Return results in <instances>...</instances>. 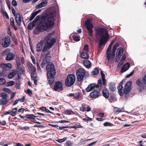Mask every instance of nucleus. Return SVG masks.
<instances>
[{
	"instance_id": "obj_3",
	"label": "nucleus",
	"mask_w": 146,
	"mask_h": 146,
	"mask_svg": "<svg viewBox=\"0 0 146 146\" xmlns=\"http://www.w3.org/2000/svg\"><path fill=\"white\" fill-rule=\"evenodd\" d=\"M53 33L48 34L45 36L44 38L45 43L44 45L42 52H44L50 49L56 41L55 38L52 36Z\"/></svg>"
},
{
	"instance_id": "obj_1",
	"label": "nucleus",
	"mask_w": 146,
	"mask_h": 146,
	"mask_svg": "<svg viewBox=\"0 0 146 146\" xmlns=\"http://www.w3.org/2000/svg\"><path fill=\"white\" fill-rule=\"evenodd\" d=\"M56 15L55 8L54 7L50 8L48 14L46 16L41 19L39 23L34 29V34L38 35L40 32L52 27L54 23V17Z\"/></svg>"
},
{
	"instance_id": "obj_61",
	"label": "nucleus",
	"mask_w": 146,
	"mask_h": 146,
	"mask_svg": "<svg viewBox=\"0 0 146 146\" xmlns=\"http://www.w3.org/2000/svg\"><path fill=\"white\" fill-rule=\"evenodd\" d=\"M7 33L9 36H11L12 35V33L10 31V29L9 28L7 30Z\"/></svg>"
},
{
	"instance_id": "obj_4",
	"label": "nucleus",
	"mask_w": 146,
	"mask_h": 146,
	"mask_svg": "<svg viewBox=\"0 0 146 146\" xmlns=\"http://www.w3.org/2000/svg\"><path fill=\"white\" fill-rule=\"evenodd\" d=\"M123 82V81L121 82L117 87L118 93L121 96L124 95L125 97L127 98L129 97V93L131 88V82L129 81L127 82L124 86V88L122 86Z\"/></svg>"
},
{
	"instance_id": "obj_37",
	"label": "nucleus",
	"mask_w": 146,
	"mask_h": 146,
	"mask_svg": "<svg viewBox=\"0 0 146 146\" xmlns=\"http://www.w3.org/2000/svg\"><path fill=\"white\" fill-rule=\"evenodd\" d=\"M99 72L97 68H95L92 71V73L93 75H97Z\"/></svg>"
},
{
	"instance_id": "obj_56",
	"label": "nucleus",
	"mask_w": 146,
	"mask_h": 146,
	"mask_svg": "<svg viewBox=\"0 0 146 146\" xmlns=\"http://www.w3.org/2000/svg\"><path fill=\"white\" fill-rule=\"evenodd\" d=\"M19 101V100H16L14 101L13 103V106H14L16 104H17L18 103Z\"/></svg>"
},
{
	"instance_id": "obj_52",
	"label": "nucleus",
	"mask_w": 146,
	"mask_h": 146,
	"mask_svg": "<svg viewBox=\"0 0 146 146\" xmlns=\"http://www.w3.org/2000/svg\"><path fill=\"white\" fill-rule=\"evenodd\" d=\"M38 80V78L37 77L35 76V78L33 80L34 81V82L35 84L36 85L37 84V81Z\"/></svg>"
},
{
	"instance_id": "obj_7",
	"label": "nucleus",
	"mask_w": 146,
	"mask_h": 146,
	"mask_svg": "<svg viewBox=\"0 0 146 146\" xmlns=\"http://www.w3.org/2000/svg\"><path fill=\"white\" fill-rule=\"evenodd\" d=\"M110 45L108 48L106 52V56L108 60V64H110L113 61V58L115 55L111 53V47L110 46L111 44Z\"/></svg>"
},
{
	"instance_id": "obj_62",
	"label": "nucleus",
	"mask_w": 146,
	"mask_h": 146,
	"mask_svg": "<svg viewBox=\"0 0 146 146\" xmlns=\"http://www.w3.org/2000/svg\"><path fill=\"white\" fill-rule=\"evenodd\" d=\"M101 75L102 77V80H104V79H105V75L102 72H101Z\"/></svg>"
},
{
	"instance_id": "obj_20",
	"label": "nucleus",
	"mask_w": 146,
	"mask_h": 146,
	"mask_svg": "<svg viewBox=\"0 0 146 146\" xmlns=\"http://www.w3.org/2000/svg\"><path fill=\"white\" fill-rule=\"evenodd\" d=\"M15 16V21L17 24L19 26L21 25V19L20 14L19 13H17Z\"/></svg>"
},
{
	"instance_id": "obj_49",
	"label": "nucleus",
	"mask_w": 146,
	"mask_h": 146,
	"mask_svg": "<svg viewBox=\"0 0 146 146\" xmlns=\"http://www.w3.org/2000/svg\"><path fill=\"white\" fill-rule=\"evenodd\" d=\"M89 49L88 46L87 44H85L83 48V50L85 51H87Z\"/></svg>"
},
{
	"instance_id": "obj_28",
	"label": "nucleus",
	"mask_w": 146,
	"mask_h": 146,
	"mask_svg": "<svg viewBox=\"0 0 146 146\" xmlns=\"http://www.w3.org/2000/svg\"><path fill=\"white\" fill-rule=\"evenodd\" d=\"M102 80L100 79L99 80L97 85L95 84V87L98 88L100 90L102 89Z\"/></svg>"
},
{
	"instance_id": "obj_41",
	"label": "nucleus",
	"mask_w": 146,
	"mask_h": 146,
	"mask_svg": "<svg viewBox=\"0 0 146 146\" xmlns=\"http://www.w3.org/2000/svg\"><path fill=\"white\" fill-rule=\"evenodd\" d=\"M66 139V137H64L62 139H58V140H56V141L59 143H62Z\"/></svg>"
},
{
	"instance_id": "obj_18",
	"label": "nucleus",
	"mask_w": 146,
	"mask_h": 146,
	"mask_svg": "<svg viewBox=\"0 0 146 146\" xmlns=\"http://www.w3.org/2000/svg\"><path fill=\"white\" fill-rule=\"evenodd\" d=\"M27 64L29 69L31 72H34L36 71L35 67L31 63L28 62H27Z\"/></svg>"
},
{
	"instance_id": "obj_64",
	"label": "nucleus",
	"mask_w": 146,
	"mask_h": 146,
	"mask_svg": "<svg viewBox=\"0 0 146 146\" xmlns=\"http://www.w3.org/2000/svg\"><path fill=\"white\" fill-rule=\"evenodd\" d=\"M12 11L13 15L14 16H15L16 15V14L15 13V11L14 8H13L12 9Z\"/></svg>"
},
{
	"instance_id": "obj_36",
	"label": "nucleus",
	"mask_w": 146,
	"mask_h": 146,
	"mask_svg": "<svg viewBox=\"0 0 146 146\" xmlns=\"http://www.w3.org/2000/svg\"><path fill=\"white\" fill-rule=\"evenodd\" d=\"M65 113L66 114L68 115H72L74 114V112L70 110H65Z\"/></svg>"
},
{
	"instance_id": "obj_5",
	"label": "nucleus",
	"mask_w": 146,
	"mask_h": 146,
	"mask_svg": "<svg viewBox=\"0 0 146 146\" xmlns=\"http://www.w3.org/2000/svg\"><path fill=\"white\" fill-rule=\"evenodd\" d=\"M2 54L3 56H6L5 59L7 60H13L15 57V54L13 52H10V50L9 48H7L5 50Z\"/></svg>"
},
{
	"instance_id": "obj_6",
	"label": "nucleus",
	"mask_w": 146,
	"mask_h": 146,
	"mask_svg": "<svg viewBox=\"0 0 146 146\" xmlns=\"http://www.w3.org/2000/svg\"><path fill=\"white\" fill-rule=\"evenodd\" d=\"M75 80V76L72 74H69L65 80V84L67 86H71L74 83Z\"/></svg>"
},
{
	"instance_id": "obj_29",
	"label": "nucleus",
	"mask_w": 146,
	"mask_h": 146,
	"mask_svg": "<svg viewBox=\"0 0 146 146\" xmlns=\"http://www.w3.org/2000/svg\"><path fill=\"white\" fill-rule=\"evenodd\" d=\"M80 56L81 58L86 59H87L89 57L87 54L84 52H82L81 53Z\"/></svg>"
},
{
	"instance_id": "obj_38",
	"label": "nucleus",
	"mask_w": 146,
	"mask_h": 146,
	"mask_svg": "<svg viewBox=\"0 0 146 146\" xmlns=\"http://www.w3.org/2000/svg\"><path fill=\"white\" fill-rule=\"evenodd\" d=\"M83 120L86 121H92V119L91 118L88 117L86 115H85V117L83 118Z\"/></svg>"
},
{
	"instance_id": "obj_50",
	"label": "nucleus",
	"mask_w": 146,
	"mask_h": 146,
	"mask_svg": "<svg viewBox=\"0 0 146 146\" xmlns=\"http://www.w3.org/2000/svg\"><path fill=\"white\" fill-rule=\"evenodd\" d=\"M66 145L67 146H71L72 145V143L71 141H68L66 142Z\"/></svg>"
},
{
	"instance_id": "obj_8",
	"label": "nucleus",
	"mask_w": 146,
	"mask_h": 146,
	"mask_svg": "<svg viewBox=\"0 0 146 146\" xmlns=\"http://www.w3.org/2000/svg\"><path fill=\"white\" fill-rule=\"evenodd\" d=\"M86 71L83 68L79 69L76 71L77 79L78 81L82 80L85 76Z\"/></svg>"
},
{
	"instance_id": "obj_27",
	"label": "nucleus",
	"mask_w": 146,
	"mask_h": 146,
	"mask_svg": "<svg viewBox=\"0 0 146 146\" xmlns=\"http://www.w3.org/2000/svg\"><path fill=\"white\" fill-rule=\"evenodd\" d=\"M8 101L7 98H2L0 100V104L1 105L5 104Z\"/></svg>"
},
{
	"instance_id": "obj_54",
	"label": "nucleus",
	"mask_w": 146,
	"mask_h": 146,
	"mask_svg": "<svg viewBox=\"0 0 146 146\" xmlns=\"http://www.w3.org/2000/svg\"><path fill=\"white\" fill-rule=\"evenodd\" d=\"M143 80L144 83L146 84V74L143 78Z\"/></svg>"
},
{
	"instance_id": "obj_24",
	"label": "nucleus",
	"mask_w": 146,
	"mask_h": 146,
	"mask_svg": "<svg viewBox=\"0 0 146 146\" xmlns=\"http://www.w3.org/2000/svg\"><path fill=\"white\" fill-rule=\"evenodd\" d=\"M109 88L111 91L114 92L116 90L115 84L114 83H110L109 84Z\"/></svg>"
},
{
	"instance_id": "obj_58",
	"label": "nucleus",
	"mask_w": 146,
	"mask_h": 146,
	"mask_svg": "<svg viewBox=\"0 0 146 146\" xmlns=\"http://www.w3.org/2000/svg\"><path fill=\"white\" fill-rule=\"evenodd\" d=\"M29 129V127H27V126L24 127H23L21 128V130H28Z\"/></svg>"
},
{
	"instance_id": "obj_59",
	"label": "nucleus",
	"mask_w": 146,
	"mask_h": 146,
	"mask_svg": "<svg viewBox=\"0 0 146 146\" xmlns=\"http://www.w3.org/2000/svg\"><path fill=\"white\" fill-rule=\"evenodd\" d=\"M37 67V71H39L40 70V68L39 65V63L38 62L36 63Z\"/></svg>"
},
{
	"instance_id": "obj_19",
	"label": "nucleus",
	"mask_w": 146,
	"mask_h": 146,
	"mask_svg": "<svg viewBox=\"0 0 146 146\" xmlns=\"http://www.w3.org/2000/svg\"><path fill=\"white\" fill-rule=\"evenodd\" d=\"M1 66L3 67V69L5 70H9L12 68V65L10 63H2L1 64Z\"/></svg>"
},
{
	"instance_id": "obj_34",
	"label": "nucleus",
	"mask_w": 146,
	"mask_h": 146,
	"mask_svg": "<svg viewBox=\"0 0 146 146\" xmlns=\"http://www.w3.org/2000/svg\"><path fill=\"white\" fill-rule=\"evenodd\" d=\"M123 108H119L117 107H114L113 109L114 111L115 112H121L123 111Z\"/></svg>"
},
{
	"instance_id": "obj_31",
	"label": "nucleus",
	"mask_w": 146,
	"mask_h": 146,
	"mask_svg": "<svg viewBox=\"0 0 146 146\" xmlns=\"http://www.w3.org/2000/svg\"><path fill=\"white\" fill-rule=\"evenodd\" d=\"M17 72L15 71H13L12 72L9 74L8 75V78L9 79L12 78L16 74Z\"/></svg>"
},
{
	"instance_id": "obj_55",
	"label": "nucleus",
	"mask_w": 146,
	"mask_h": 146,
	"mask_svg": "<svg viewBox=\"0 0 146 146\" xmlns=\"http://www.w3.org/2000/svg\"><path fill=\"white\" fill-rule=\"evenodd\" d=\"M136 84L139 86H141L142 85V83L139 80H138L136 81Z\"/></svg>"
},
{
	"instance_id": "obj_53",
	"label": "nucleus",
	"mask_w": 146,
	"mask_h": 146,
	"mask_svg": "<svg viewBox=\"0 0 146 146\" xmlns=\"http://www.w3.org/2000/svg\"><path fill=\"white\" fill-rule=\"evenodd\" d=\"M31 58L32 60V62L33 64H36V61L35 57L33 55L31 56Z\"/></svg>"
},
{
	"instance_id": "obj_2",
	"label": "nucleus",
	"mask_w": 146,
	"mask_h": 146,
	"mask_svg": "<svg viewBox=\"0 0 146 146\" xmlns=\"http://www.w3.org/2000/svg\"><path fill=\"white\" fill-rule=\"evenodd\" d=\"M96 36L98 39H100L99 46H102L110 38L108 32L104 29L100 28L96 31Z\"/></svg>"
},
{
	"instance_id": "obj_26",
	"label": "nucleus",
	"mask_w": 146,
	"mask_h": 146,
	"mask_svg": "<svg viewBox=\"0 0 146 146\" xmlns=\"http://www.w3.org/2000/svg\"><path fill=\"white\" fill-rule=\"evenodd\" d=\"M102 94L103 96L106 98H108L109 97V93L108 90L107 89H104L102 90Z\"/></svg>"
},
{
	"instance_id": "obj_45",
	"label": "nucleus",
	"mask_w": 146,
	"mask_h": 146,
	"mask_svg": "<svg viewBox=\"0 0 146 146\" xmlns=\"http://www.w3.org/2000/svg\"><path fill=\"white\" fill-rule=\"evenodd\" d=\"M74 40L76 41H78L80 40V39L78 36L74 35L73 36Z\"/></svg>"
},
{
	"instance_id": "obj_13",
	"label": "nucleus",
	"mask_w": 146,
	"mask_h": 146,
	"mask_svg": "<svg viewBox=\"0 0 146 146\" xmlns=\"http://www.w3.org/2000/svg\"><path fill=\"white\" fill-rule=\"evenodd\" d=\"M10 38L8 36H6L5 38L4 42L2 43V46L4 48L8 47L10 44Z\"/></svg>"
},
{
	"instance_id": "obj_47",
	"label": "nucleus",
	"mask_w": 146,
	"mask_h": 146,
	"mask_svg": "<svg viewBox=\"0 0 146 146\" xmlns=\"http://www.w3.org/2000/svg\"><path fill=\"white\" fill-rule=\"evenodd\" d=\"M3 91L9 93H10L11 92V90L7 88H4L3 89Z\"/></svg>"
},
{
	"instance_id": "obj_15",
	"label": "nucleus",
	"mask_w": 146,
	"mask_h": 146,
	"mask_svg": "<svg viewBox=\"0 0 146 146\" xmlns=\"http://www.w3.org/2000/svg\"><path fill=\"white\" fill-rule=\"evenodd\" d=\"M44 41L43 40H41L38 43L36 46V50L37 52H40L42 50L43 48Z\"/></svg>"
},
{
	"instance_id": "obj_39",
	"label": "nucleus",
	"mask_w": 146,
	"mask_h": 146,
	"mask_svg": "<svg viewBox=\"0 0 146 146\" xmlns=\"http://www.w3.org/2000/svg\"><path fill=\"white\" fill-rule=\"evenodd\" d=\"M36 15H37L34 12H33L31 15V17L30 18V21H32Z\"/></svg>"
},
{
	"instance_id": "obj_60",
	"label": "nucleus",
	"mask_w": 146,
	"mask_h": 146,
	"mask_svg": "<svg viewBox=\"0 0 146 146\" xmlns=\"http://www.w3.org/2000/svg\"><path fill=\"white\" fill-rule=\"evenodd\" d=\"M27 92L29 95H31L32 94L31 91L29 89H28L27 90Z\"/></svg>"
},
{
	"instance_id": "obj_44",
	"label": "nucleus",
	"mask_w": 146,
	"mask_h": 146,
	"mask_svg": "<svg viewBox=\"0 0 146 146\" xmlns=\"http://www.w3.org/2000/svg\"><path fill=\"white\" fill-rule=\"evenodd\" d=\"M5 80L3 78H0V84L2 85L5 82Z\"/></svg>"
},
{
	"instance_id": "obj_48",
	"label": "nucleus",
	"mask_w": 146,
	"mask_h": 146,
	"mask_svg": "<svg viewBox=\"0 0 146 146\" xmlns=\"http://www.w3.org/2000/svg\"><path fill=\"white\" fill-rule=\"evenodd\" d=\"M79 93L78 92L75 93L74 94V98L76 99L78 98L79 97Z\"/></svg>"
},
{
	"instance_id": "obj_22",
	"label": "nucleus",
	"mask_w": 146,
	"mask_h": 146,
	"mask_svg": "<svg viewBox=\"0 0 146 146\" xmlns=\"http://www.w3.org/2000/svg\"><path fill=\"white\" fill-rule=\"evenodd\" d=\"M84 64L85 67L88 68H90L91 66V62L88 60H85L84 61Z\"/></svg>"
},
{
	"instance_id": "obj_11",
	"label": "nucleus",
	"mask_w": 146,
	"mask_h": 146,
	"mask_svg": "<svg viewBox=\"0 0 146 146\" xmlns=\"http://www.w3.org/2000/svg\"><path fill=\"white\" fill-rule=\"evenodd\" d=\"M53 89L54 91L60 92L63 90L62 83L59 81L56 82L54 86Z\"/></svg>"
},
{
	"instance_id": "obj_33",
	"label": "nucleus",
	"mask_w": 146,
	"mask_h": 146,
	"mask_svg": "<svg viewBox=\"0 0 146 146\" xmlns=\"http://www.w3.org/2000/svg\"><path fill=\"white\" fill-rule=\"evenodd\" d=\"M17 109V108H14L12 109V111H11V115L12 116H15L16 115Z\"/></svg>"
},
{
	"instance_id": "obj_16",
	"label": "nucleus",
	"mask_w": 146,
	"mask_h": 146,
	"mask_svg": "<svg viewBox=\"0 0 146 146\" xmlns=\"http://www.w3.org/2000/svg\"><path fill=\"white\" fill-rule=\"evenodd\" d=\"M100 94V92L97 90H94L91 92L90 96L92 98H96L99 96Z\"/></svg>"
},
{
	"instance_id": "obj_12",
	"label": "nucleus",
	"mask_w": 146,
	"mask_h": 146,
	"mask_svg": "<svg viewBox=\"0 0 146 146\" xmlns=\"http://www.w3.org/2000/svg\"><path fill=\"white\" fill-rule=\"evenodd\" d=\"M123 53V49L122 48L120 47L117 50L115 57V61L116 62H118L120 58Z\"/></svg>"
},
{
	"instance_id": "obj_9",
	"label": "nucleus",
	"mask_w": 146,
	"mask_h": 146,
	"mask_svg": "<svg viewBox=\"0 0 146 146\" xmlns=\"http://www.w3.org/2000/svg\"><path fill=\"white\" fill-rule=\"evenodd\" d=\"M46 69L47 71V74H53V75H55L56 71L54 68V66L51 62H49L47 64Z\"/></svg>"
},
{
	"instance_id": "obj_14",
	"label": "nucleus",
	"mask_w": 146,
	"mask_h": 146,
	"mask_svg": "<svg viewBox=\"0 0 146 146\" xmlns=\"http://www.w3.org/2000/svg\"><path fill=\"white\" fill-rule=\"evenodd\" d=\"M25 59L22 56L20 58L19 57L16 56V62L17 65V68H19V66L21 64H23L25 62Z\"/></svg>"
},
{
	"instance_id": "obj_23",
	"label": "nucleus",
	"mask_w": 146,
	"mask_h": 146,
	"mask_svg": "<svg viewBox=\"0 0 146 146\" xmlns=\"http://www.w3.org/2000/svg\"><path fill=\"white\" fill-rule=\"evenodd\" d=\"M95 86L94 84H90L86 88V91L87 92H89L92 90L95 87Z\"/></svg>"
},
{
	"instance_id": "obj_63",
	"label": "nucleus",
	"mask_w": 146,
	"mask_h": 146,
	"mask_svg": "<svg viewBox=\"0 0 146 146\" xmlns=\"http://www.w3.org/2000/svg\"><path fill=\"white\" fill-rule=\"evenodd\" d=\"M96 143V141L94 142L90 143L87 146H92Z\"/></svg>"
},
{
	"instance_id": "obj_46",
	"label": "nucleus",
	"mask_w": 146,
	"mask_h": 146,
	"mask_svg": "<svg viewBox=\"0 0 146 146\" xmlns=\"http://www.w3.org/2000/svg\"><path fill=\"white\" fill-rule=\"evenodd\" d=\"M15 84L14 81H10L7 83V85L9 86H11Z\"/></svg>"
},
{
	"instance_id": "obj_25",
	"label": "nucleus",
	"mask_w": 146,
	"mask_h": 146,
	"mask_svg": "<svg viewBox=\"0 0 146 146\" xmlns=\"http://www.w3.org/2000/svg\"><path fill=\"white\" fill-rule=\"evenodd\" d=\"M130 64L129 63H126L122 67L121 69V71L124 72L127 71L129 67Z\"/></svg>"
},
{
	"instance_id": "obj_21",
	"label": "nucleus",
	"mask_w": 146,
	"mask_h": 146,
	"mask_svg": "<svg viewBox=\"0 0 146 146\" xmlns=\"http://www.w3.org/2000/svg\"><path fill=\"white\" fill-rule=\"evenodd\" d=\"M48 2L46 1H42L40 3L36 6V7L37 9H40L42 7H44L47 5Z\"/></svg>"
},
{
	"instance_id": "obj_30",
	"label": "nucleus",
	"mask_w": 146,
	"mask_h": 146,
	"mask_svg": "<svg viewBox=\"0 0 146 146\" xmlns=\"http://www.w3.org/2000/svg\"><path fill=\"white\" fill-rule=\"evenodd\" d=\"M36 117V116L33 114H30L26 115L24 117L25 118L27 119H34Z\"/></svg>"
},
{
	"instance_id": "obj_10",
	"label": "nucleus",
	"mask_w": 146,
	"mask_h": 146,
	"mask_svg": "<svg viewBox=\"0 0 146 146\" xmlns=\"http://www.w3.org/2000/svg\"><path fill=\"white\" fill-rule=\"evenodd\" d=\"M86 27L88 29L89 34L91 36H92V28L93 26L90 20H87L85 23Z\"/></svg>"
},
{
	"instance_id": "obj_51",
	"label": "nucleus",
	"mask_w": 146,
	"mask_h": 146,
	"mask_svg": "<svg viewBox=\"0 0 146 146\" xmlns=\"http://www.w3.org/2000/svg\"><path fill=\"white\" fill-rule=\"evenodd\" d=\"M40 19V17L39 16H37L36 18L34 20V21H33L34 23H35L36 24V22L38 20Z\"/></svg>"
},
{
	"instance_id": "obj_32",
	"label": "nucleus",
	"mask_w": 146,
	"mask_h": 146,
	"mask_svg": "<svg viewBox=\"0 0 146 146\" xmlns=\"http://www.w3.org/2000/svg\"><path fill=\"white\" fill-rule=\"evenodd\" d=\"M35 23L33 21L32 22L30 23L28 27V29L29 30H31L33 29V27H35Z\"/></svg>"
},
{
	"instance_id": "obj_35",
	"label": "nucleus",
	"mask_w": 146,
	"mask_h": 146,
	"mask_svg": "<svg viewBox=\"0 0 146 146\" xmlns=\"http://www.w3.org/2000/svg\"><path fill=\"white\" fill-rule=\"evenodd\" d=\"M86 106V104H83L82 105V106L80 108V110L82 111H84L86 110V107L85 106Z\"/></svg>"
},
{
	"instance_id": "obj_40",
	"label": "nucleus",
	"mask_w": 146,
	"mask_h": 146,
	"mask_svg": "<svg viewBox=\"0 0 146 146\" xmlns=\"http://www.w3.org/2000/svg\"><path fill=\"white\" fill-rule=\"evenodd\" d=\"M10 25L12 26L13 28V29L16 31L17 29V28L15 26V24L14 22H10Z\"/></svg>"
},
{
	"instance_id": "obj_57",
	"label": "nucleus",
	"mask_w": 146,
	"mask_h": 146,
	"mask_svg": "<svg viewBox=\"0 0 146 146\" xmlns=\"http://www.w3.org/2000/svg\"><path fill=\"white\" fill-rule=\"evenodd\" d=\"M12 4L14 6H16L17 5V3L16 1H12Z\"/></svg>"
},
{
	"instance_id": "obj_42",
	"label": "nucleus",
	"mask_w": 146,
	"mask_h": 146,
	"mask_svg": "<svg viewBox=\"0 0 146 146\" xmlns=\"http://www.w3.org/2000/svg\"><path fill=\"white\" fill-rule=\"evenodd\" d=\"M2 98H7L8 96L7 94L5 93H2L0 94Z\"/></svg>"
},
{
	"instance_id": "obj_43",
	"label": "nucleus",
	"mask_w": 146,
	"mask_h": 146,
	"mask_svg": "<svg viewBox=\"0 0 146 146\" xmlns=\"http://www.w3.org/2000/svg\"><path fill=\"white\" fill-rule=\"evenodd\" d=\"M82 127L81 125L79 124H76V125L72 126L71 127L72 128L75 129Z\"/></svg>"
},
{
	"instance_id": "obj_17",
	"label": "nucleus",
	"mask_w": 146,
	"mask_h": 146,
	"mask_svg": "<svg viewBox=\"0 0 146 146\" xmlns=\"http://www.w3.org/2000/svg\"><path fill=\"white\" fill-rule=\"evenodd\" d=\"M55 75H53V74H47V79L49 84H51L53 82Z\"/></svg>"
}]
</instances>
